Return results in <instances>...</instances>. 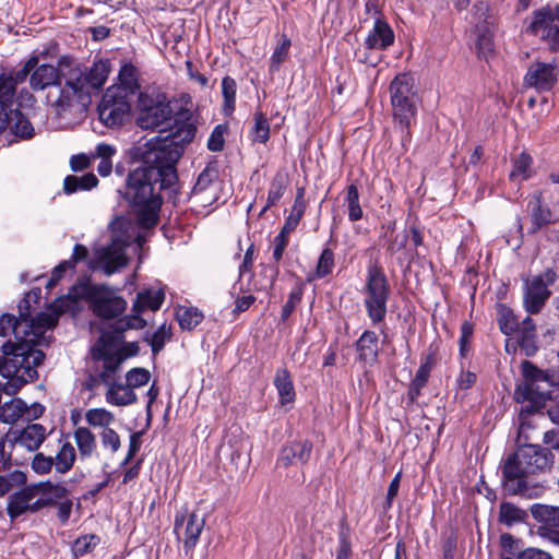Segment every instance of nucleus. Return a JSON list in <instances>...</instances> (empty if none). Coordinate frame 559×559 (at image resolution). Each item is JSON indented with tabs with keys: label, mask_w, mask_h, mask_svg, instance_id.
<instances>
[{
	"label": "nucleus",
	"mask_w": 559,
	"mask_h": 559,
	"mask_svg": "<svg viewBox=\"0 0 559 559\" xmlns=\"http://www.w3.org/2000/svg\"><path fill=\"white\" fill-rule=\"evenodd\" d=\"M134 155L142 165L129 171L124 187L118 191L135 214L138 225L152 228L159 219L162 190L171 188L178 181V153L163 150L147 152L139 145Z\"/></svg>",
	"instance_id": "nucleus-1"
},
{
	"label": "nucleus",
	"mask_w": 559,
	"mask_h": 559,
	"mask_svg": "<svg viewBox=\"0 0 559 559\" xmlns=\"http://www.w3.org/2000/svg\"><path fill=\"white\" fill-rule=\"evenodd\" d=\"M24 325L21 317L3 313L0 317V336H8L11 333L15 342H5L0 356V376L9 381L4 385V392L13 395L25 383L38 378L37 367L43 364L45 354L35 348L33 340L24 338L21 329Z\"/></svg>",
	"instance_id": "nucleus-2"
},
{
	"label": "nucleus",
	"mask_w": 559,
	"mask_h": 559,
	"mask_svg": "<svg viewBox=\"0 0 559 559\" xmlns=\"http://www.w3.org/2000/svg\"><path fill=\"white\" fill-rule=\"evenodd\" d=\"M555 455L549 448L523 444L510 454L502 466V487L507 495H526L530 481L551 473Z\"/></svg>",
	"instance_id": "nucleus-3"
},
{
	"label": "nucleus",
	"mask_w": 559,
	"mask_h": 559,
	"mask_svg": "<svg viewBox=\"0 0 559 559\" xmlns=\"http://www.w3.org/2000/svg\"><path fill=\"white\" fill-rule=\"evenodd\" d=\"M59 66L64 84L53 105L62 109L69 107L73 98L81 103L90 100L92 92L102 90L110 73L107 59L95 60L91 67H86L71 56H61Z\"/></svg>",
	"instance_id": "nucleus-4"
},
{
	"label": "nucleus",
	"mask_w": 559,
	"mask_h": 559,
	"mask_svg": "<svg viewBox=\"0 0 559 559\" xmlns=\"http://www.w3.org/2000/svg\"><path fill=\"white\" fill-rule=\"evenodd\" d=\"M523 382L514 391V399L523 404L520 411L522 430L526 426V418L533 413L545 408L550 397L549 388L559 384V376L552 370H542L532 361L521 364Z\"/></svg>",
	"instance_id": "nucleus-5"
},
{
	"label": "nucleus",
	"mask_w": 559,
	"mask_h": 559,
	"mask_svg": "<svg viewBox=\"0 0 559 559\" xmlns=\"http://www.w3.org/2000/svg\"><path fill=\"white\" fill-rule=\"evenodd\" d=\"M69 295L74 300H85L93 313L105 320L121 316L128 305L116 289L105 284H92L88 281L74 284Z\"/></svg>",
	"instance_id": "nucleus-6"
},
{
	"label": "nucleus",
	"mask_w": 559,
	"mask_h": 559,
	"mask_svg": "<svg viewBox=\"0 0 559 559\" xmlns=\"http://www.w3.org/2000/svg\"><path fill=\"white\" fill-rule=\"evenodd\" d=\"M364 294V306L371 324L376 326L383 323L388 313L391 287L378 261L371 262L367 267Z\"/></svg>",
	"instance_id": "nucleus-7"
},
{
	"label": "nucleus",
	"mask_w": 559,
	"mask_h": 559,
	"mask_svg": "<svg viewBox=\"0 0 559 559\" xmlns=\"http://www.w3.org/2000/svg\"><path fill=\"white\" fill-rule=\"evenodd\" d=\"M389 90L394 120L399 126L411 127L417 114L414 78L400 73L392 80Z\"/></svg>",
	"instance_id": "nucleus-8"
},
{
	"label": "nucleus",
	"mask_w": 559,
	"mask_h": 559,
	"mask_svg": "<svg viewBox=\"0 0 559 559\" xmlns=\"http://www.w3.org/2000/svg\"><path fill=\"white\" fill-rule=\"evenodd\" d=\"M173 109L164 93H141L139 96V115L136 124L144 130H155L169 124Z\"/></svg>",
	"instance_id": "nucleus-9"
},
{
	"label": "nucleus",
	"mask_w": 559,
	"mask_h": 559,
	"mask_svg": "<svg viewBox=\"0 0 559 559\" xmlns=\"http://www.w3.org/2000/svg\"><path fill=\"white\" fill-rule=\"evenodd\" d=\"M164 299L165 294L162 289H143L139 292L132 305V313L116 322L115 332L123 333L131 329H144L147 322L141 314L145 310L157 311L162 307Z\"/></svg>",
	"instance_id": "nucleus-10"
},
{
	"label": "nucleus",
	"mask_w": 559,
	"mask_h": 559,
	"mask_svg": "<svg viewBox=\"0 0 559 559\" xmlns=\"http://www.w3.org/2000/svg\"><path fill=\"white\" fill-rule=\"evenodd\" d=\"M197 133V127L189 120L179 121L175 119V129L171 131L166 138L159 139L155 136L148 141H146L143 145H140L147 152H174L178 153V160L183 154V146L194 139Z\"/></svg>",
	"instance_id": "nucleus-11"
},
{
	"label": "nucleus",
	"mask_w": 559,
	"mask_h": 559,
	"mask_svg": "<svg viewBox=\"0 0 559 559\" xmlns=\"http://www.w3.org/2000/svg\"><path fill=\"white\" fill-rule=\"evenodd\" d=\"M131 105L129 97L119 94V90H107L98 105L99 120L109 128L121 127L129 118Z\"/></svg>",
	"instance_id": "nucleus-12"
},
{
	"label": "nucleus",
	"mask_w": 559,
	"mask_h": 559,
	"mask_svg": "<svg viewBox=\"0 0 559 559\" xmlns=\"http://www.w3.org/2000/svg\"><path fill=\"white\" fill-rule=\"evenodd\" d=\"M532 34L540 35L552 50L559 49V3L554 8L546 5L536 10L528 28Z\"/></svg>",
	"instance_id": "nucleus-13"
},
{
	"label": "nucleus",
	"mask_w": 559,
	"mask_h": 559,
	"mask_svg": "<svg viewBox=\"0 0 559 559\" xmlns=\"http://www.w3.org/2000/svg\"><path fill=\"white\" fill-rule=\"evenodd\" d=\"M559 69L556 64L536 61L530 66L524 75V86L533 87L538 93L549 92L558 82Z\"/></svg>",
	"instance_id": "nucleus-14"
},
{
	"label": "nucleus",
	"mask_w": 559,
	"mask_h": 559,
	"mask_svg": "<svg viewBox=\"0 0 559 559\" xmlns=\"http://www.w3.org/2000/svg\"><path fill=\"white\" fill-rule=\"evenodd\" d=\"M39 297L40 289L36 288L28 292L19 304V313L25 326L22 334L26 336L29 335L33 329H51L56 324L55 319L45 312L38 313L35 318L31 317V300L36 301Z\"/></svg>",
	"instance_id": "nucleus-15"
},
{
	"label": "nucleus",
	"mask_w": 559,
	"mask_h": 559,
	"mask_svg": "<svg viewBox=\"0 0 559 559\" xmlns=\"http://www.w3.org/2000/svg\"><path fill=\"white\" fill-rule=\"evenodd\" d=\"M312 450L313 443L310 440L288 441L281 448L276 464L284 468L296 464H307L311 459Z\"/></svg>",
	"instance_id": "nucleus-16"
},
{
	"label": "nucleus",
	"mask_w": 559,
	"mask_h": 559,
	"mask_svg": "<svg viewBox=\"0 0 559 559\" xmlns=\"http://www.w3.org/2000/svg\"><path fill=\"white\" fill-rule=\"evenodd\" d=\"M92 360L94 371L98 373V379L107 386L115 383L116 373L120 369L121 358L112 352L103 347L92 349Z\"/></svg>",
	"instance_id": "nucleus-17"
},
{
	"label": "nucleus",
	"mask_w": 559,
	"mask_h": 559,
	"mask_svg": "<svg viewBox=\"0 0 559 559\" xmlns=\"http://www.w3.org/2000/svg\"><path fill=\"white\" fill-rule=\"evenodd\" d=\"M551 296L540 280L526 278L523 283V307L530 314L539 313Z\"/></svg>",
	"instance_id": "nucleus-18"
},
{
	"label": "nucleus",
	"mask_w": 559,
	"mask_h": 559,
	"mask_svg": "<svg viewBox=\"0 0 559 559\" xmlns=\"http://www.w3.org/2000/svg\"><path fill=\"white\" fill-rule=\"evenodd\" d=\"M61 67L48 63L37 64L29 78V86L33 91H44L50 86L61 87Z\"/></svg>",
	"instance_id": "nucleus-19"
},
{
	"label": "nucleus",
	"mask_w": 559,
	"mask_h": 559,
	"mask_svg": "<svg viewBox=\"0 0 559 559\" xmlns=\"http://www.w3.org/2000/svg\"><path fill=\"white\" fill-rule=\"evenodd\" d=\"M39 495L36 484L27 485L9 497L7 513L14 521L22 514L31 512V501Z\"/></svg>",
	"instance_id": "nucleus-20"
},
{
	"label": "nucleus",
	"mask_w": 559,
	"mask_h": 559,
	"mask_svg": "<svg viewBox=\"0 0 559 559\" xmlns=\"http://www.w3.org/2000/svg\"><path fill=\"white\" fill-rule=\"evenodd\" d=\"M394 43V32L392 27L383 20L378 19L373 28L369 32L365 47L367 50H385Z\"/></svg>",
	"instance_id": "nucleus-21"
},
{
	"label": "nucleus",
	"mask_w": 559,
	"mask_h": 559,
	"mask_svg": "<svg viewBox=\"0 0 559 559\" xmlns=\"http://www.w3.org/2000/svg\"><path fill=\"white\" fill-rule=\"evenodd\" d=\"M531 513L540 524L537 530L539 536L544 532H554L559 528V507L535 503L531 507Z\"/></svg>",
	"instance_id": "nucleus-22"
},
{
	"label": "nucleus",
	"mask_w": 559,
	"mask_h": 559,
	"mask_svg": "<svg viewBox=\"0 0 559 559\" xmlns=\"http://www.w3.org/2000/svg\"><path fill=\"white\" fill-rule=\"evenodd\" d=\"M289 245V236L284 233H278L273 239V253L272 258L274 265L264 266L262 273L267 280L265 288L272 289L280 274L278 263L283 259L284 252Z\"/></svg>",
	"instance_id": "nucleus-23"
},
{
	"label": "nucleus",
	"mask_w": 559,
	"mask_h": 559,
	"mask_svg": "<svg viewBox=\"0 0 559 559\" xmlns=\"http://www.w3.org/2000/svg\"><path fill=\"white\" fill-rule=\"evenodd\" d=\"M16 94V85L9 74L2 72L0 74V133L7 121V110L12 109V105Z\"/></svg>",
	"instance_id": "nucleus-24"
},
{
	"label": "nucleus",
	"mask_w": 559,
	"mask_h": 559,
	"mask_svg": "<svg viewBox=\"0 0 559 559\" xmlns=\"http://www.w3.org/2000/svg\"><path fill=\"white\" fill-rule=\"evenodd\" d=\"M378 335L374 331L366 330L355 343L358 353V359L362 362L372 364L378 359Z\"/></svg>",
	"instance_id": "nucleus-25"
},
{
	"label": "nucleus",
	"mask_w": 559,
	"mask_h": 559,
	"mask_svg": "<svg viewBox=\"0 0 559 559\" xmlns=\"http://www.w3.org/2000/svg\"><path fill=\"white\" fill-rule=\"evenodd\" d=\"M10 129L11 132L21 139H32L34 136V127L20 109L7 110V121L3 132Z\"/></svg>",
	"instance_id": "nucleus-26"
},
{
	"label": "nucleus",
	"mask_w": 559,
	"mask_h": 559,
	"mask_svg": "<svg viewBox=\"0 0 559 559\" xmlns=\"http://www.w3.org/2000/svg\"><path fill=\"white\" fill-rule=\"evenodd\" d=\"M119 84L111 86L108 90H119V94L130 97L135 94L140 88L139 85V70L132 63H124L119 71Z\"/></svg>",
	"instance_id": "nucleus-27"
},
{
	"label": "nucleus",
	"mask_w": 559,
	"mask_h": 559,
	"mask_svg": "<svg viewBox=\"0 0 559 559\" xmlns=\"http://www.w3.org/2000/svg\"><path fill=\"white\" fill-rule=\"evenodd\" d=\"M45 439L46 428L41 424H29L19 432L14 440L33 452L39 449Z\"/></svg>",
	"instance_id": "nucleus-28"
},
{
	"label": "nucleus",
	"mask_w": 559,
	"mask_h": 559,
	"mask_svg": "<svg viewBox=\"0 0 559 559\" xmlns=\"http://www.w3.org/2000/svg\"><path fill=\"white\" fill-rule=\"evenodd\" d=\"M204 525L205 519L199 516L197 512H191L188 515L183 532V548L186 552L192 551L195 548Z\"/></svg>",
	"instance_id": "nucleus-29"
},
{
	"label": "nucleus",
	"mask_w": 559,
	"mask_h": 559,
	"mask_svg": "<svg viewBox=\"0 0 559 559\" xmlns=\"http://www.w3.org/2000/svg\"><path fill=\"white\" fill-rule=\"evenodd\" d=\"M274 386L276 388L280 402L282 405L293 403L296 392L289 371L286 368L277 369L274 378Z\"/></svg>",
	"instance_id": "nucleus-30"
},
{
	"label": "nucleus",
	"mask_w": 559,
	"mask_h": 559,
	"mask_svg": "<svg viewBox=\"0 0 559 559\" xmlns=\"http://www.w3.org/2000/svg\"><path fill=\"white\" fill-rule=\"evenodd\" d=\"M73 437L80 459H90L97 448L95 435L86 427H78L73 432Z\"/></svg>",
	"instance_id": "nucleus-31"
},
{
	"label": "nucleus",
	"mask_w": 559,
	"mask_h": 559,
	"mask_svg": "<svg viewBox=\"0 0 559 559\" xmlns=\"http://www.w3.org/2000/svg\"><path fill=\"white\" fill-rule=\"evenodd\" d=\"M136 394L131 388L122 383H112L106 392V401L117 406H126L135 403Z\"/></svg>",
	"instance_id": "nucleus-32"
},
{
	"label": "nucleus",
	"mask_w": 559,
	"mask_h": 559,
	"mask_svg": "<svg viewBox=\"0 0 559 559\" xmlns=\"http://www.w3.org/2000/svg\"><path fill=\"white\" fill-rule=\"evenodd\" d=\"M98 185V178L93 173L83 176L69 175L63 180V190L67 194L78 191H88Z\"/></svg>",
	"instance_id": "nucleus-33"
},
{
	"label": "nucleus",
	"mask_w": 559,
	"mask_h": 559,
	"mask_svg": "<svg viewBox=\"0 0 559 559\" xmlns=\"http://www.w3.org/2000/svg\"><path fill=\"white\" fill-rule=\"evenodd\" d=\"M512 163L513 169L509 175V179L511 181L521 182L527 180L532 176L533 158L528 153H520L513 158Z\"/></svg>",
	"instance_id": "nucleus-34"
},
{
	"label": "nucleus",
	"mask_w": 559,
	"mask_h": 559,
	"mask_svg": "<svg viewBox=\"0 0 559 559\" xmlns=\"http://www.w3.org/2000/svg\"><path fill=\"white\" fill-rule=\"evenodd\" d=\"M75 460L76 452L74 447L69 441H66L53 457L56 472L60 474L68 473L73 467Z\"/></svg>",
	"instance_id": "nucleus-35"
},
{
	"label": "nucleus",
	"mask_w": 559,
	"mask_h": 559,
	"mask_svg": "<svg viewBox=\"0 0 559 559\" xmlns=\"http://www.w3.org/2000/svg\"><path fill=\"white\" fill-rule=\"evenodd\" d=\"M528 207L531 211V218L533 224L531 233H536L543 226H546L551 222V211L547 206L542 205L540 198L531 200L528 202Z\"/></svg>",
	"instance_id": "nucleus-36"
},
{
	"label": "nucleus",
	"mask_w": 559,
	"mask_h": 559,
	"mask_svg": "<svg viewBox=\"0 0 559 559\" xmlns=\"http://www.w3.org/2000/svg\"><path fill=\"white\" fill-rule=\"evenodd\" d=\"M286 187H287V179H286L285 175L277 173L273 177V179L270 183L266 204L262 207L259 216H262L270 207L277 204V202L284 195Z\"/></svg>",
	"instance_id": "nucleus-37"
},
{
	"label": "nucleus",
	"mask_w": 559,
	"mask_h": 559,
	"mask_svg": "<svg viewBox=\"0 0 559 559\" xmlns=\"http://www.w3.org/2000/svg\"><path fill=\"white\" fill-rule=\"evenodd\" d=\"M350 535V526L346 521V518H343L338 524L336 559H352L353 550Z\"/></svg>",
	"instance_id": "nucleus-38"
},
{
	"label": "nucleus",
	"mask_w": 559,
	"mask_h": 559,
	"mask_svg": "<svg viewBox=\"0 0 559 559\" xmlns=\"http://www.w3.org/2000/svg\"><path fill=\"white\" fill-rule=\"evenodd\" d=\"M26 412V403L21 399H13L0 407V420L4 424H14Z\"/></svg>",
	"instance_id": "nucleus-39"
},
{
	"label": "nucleus",
	"mask_w": 559,
	"mask_h": 559,
	"mask_svg": "<svg viewBox=\"0 0 559 559\" xmlns=\"http://www.w3.org/2000/svg\"><path fill=\"white\" fill-rule=\"evenodd\" d=\"M171 336L173 333L170 326H167L164 323L153 333L145 332L143 341L151 346L152 353L156 355L164 349L166 342L169 341Z\"/></svg>",
	"instance_id": "nucleus-40"
},
{
	"label": "nucleus",
	"mask_w": 559,
	"mask_h": 559,
	"mask_svg": "<svg viewBox=\"0 0 559 559\" xmlns=\"http://www.w3.org/2000/svg\"><path fill=\"white\" fill-rule=\"evenodd\" d=\"M527 518L525 510L520 509L512 502H502L499 510V522L512 526L515 523L524 522Z\"/></svg>",
	"instance_id": "nucleus-41"
},
{
	"label": "nucleus",
	"mask_w": 559,
	"mask_h": 559,
	"mask_svg": "<svg viewBox=\"0 0 559 559\" xmlns=\"http://www.w3.org/2000/svg\"><path fill=\"white\" fill-rule=\"evenodd\" d=\"M223 111L230 116L236 108L237 83L231 76H224L222 80Z\"/></svg>",
	"instance_id": "nucleus-42"
},
{
	"label": "nucleus",
	"mask_w": 559,
	"mask_h": 559,
	"mask_svg": "<svg viewBox=\"0 0 559 559\" xmlns=\"http://www.w3.org/2000/svg\"><path fill=\"white\" fill-rule=\"evenodd\" d=\"M203 318V313L194 307H180L176 312V319L182 330H193Z\"/></svg>",
	"instance_id": "nucleus-43"
},
{
	"label": "nucleus",
	"mask_w": 559,
	"mask_h": 559,
	"mask_svg": "<svg viewBox=\"0 0 559 559\" xmlns=\"http://www.w3.org/2000/svg\"><path fill=\"white\" fill-rule=\"evenodd\" d=\"M253 126L250 131V138L253 142L265 144L270 139V122L266 116L257 111L253 115Z\"/></svg>",
	"instance_id": "nucleus-44"
},
{
	"label": "nucleus",
	"mask_w": 559,
	"mask_h": 559,
	"mask_svg": "<svg viewBox=\"0 0 559 559\" xmlns=\"http://www.w3.org/2000/svg\"><path fill=\"white\" fill-rule=\"evenodd\" d=\"M345 203L348 210V219L357 222L362 218L364 211L359 203V191L355 183H350L346 189Z\"/></svg>",
	"instance_id": "nucleus-45"
},
{
	"label": "nucleus",
	"mask_w": 559,
	"mask_h": 559,
	"mask_svg": "<svg viewBox=\"0 0 559 559\" xmlns=\"http://www.w3.org/2000/svg\"><path fill=\"white\" fill-rule=\"evenodd\" d=\"M292 46V40L288 38L286 34H283L274 48V51L270 59V71L277 72L282 66V63L287 59L289 55V49Z\"/></svg>",
	"instance_id": "nucleus-46"
},
{
	"label": "nucleus",
	"mask_w": 559,
	"mask_h": 559,
	"mask_svg": "<svg viewBox=\"0 0 559 559\" xmlns=\"http://www.w3.org/2000/svg\"><path fill=\"white\" fill-rule=\"evenodd\" d=\"M498 324L500 331L508 336L515 334L519 329L518 317L510 308L502 305L499 307L498 311Z\"/></svg>",
	"instance_id": "nucleus-47"
},
{
	"label": "nucleus",
	"mask_w": 559,
	"mask_h": 559,
	"mask_svg": "<svg viewBox=\"0 0 559 559\" xmlns=\"http://www.w3.org/2000/svg\"><path fill=\"white\" fill-rule=\"evenodd\" d=\"M100 543V537L95 534H87L78 537L72 544L74 557H82L91 554Z\"/></svg>",
	"instance_id": "nucleus-48"
},
{
	"label": "nucleus",
	"mask_w": 559,
	"mask_h": 559,
	"mask_svg": "<svg viewBox=\"0 0 559 559\" xmlns=\"http://www.w3.org/2000/svg\"><path fill=\"white\" fill-rule=\"evenodd\" d=\"M85 419L90 426L106 429L115 421V416L105 408H91L86 412Z\"/></svg>",
	"instance_id": "nucleus-49"
},
{
	"label": "nucleus",
	"mask_w": 559,
	"mask_h": 559,
	"mask_svg": "<svg viewBox=\"0 0 559 559\" xmlns=\"http://www.w3.org/2000/svg\"><path fill=\"white\" fill-rule=\"evenodd\" d=\"M103 270L105 274L111 275L127 264V258L119 251H106L102 255Z\"/></svg>",
	"instance_id": "nucleus-50"
},
{
	"label": "nucleus",
	"mask_w": 559,
	"mask_h": 559,
	"mask_svg": "<svg viewBox=\"0 0 559 559\" xmlns=\"http://www.w3.org/2000/svg\"><path fill=\"white\" fill-rule=\"evenodd\" d=\"M335 260L334 252L330 248H324L319 257L316 266V276L318 278H324L330 275L334 269Z\"/></svg>",
	"instance_id": "nucleus-51"
},
{
	"label": "nucleus",
	"mask_w": 559,
	"mask_h": 559,
	"mask_svg": "<svg viewBox=\"0 0 559 559\" xmlns=\"http://www.w3.org/2000/svg\"><path fill=\"white\" fill-rule=\"evenodd\" d=\"M217 178V170L214 167H205L199 175L197 182L192 189L194 195L205 192Z\"/></svg>",
	"instance_id": "nucleus-52"
},
{
	"label": "nucleus",
	"mask_w": 559,
	"mask_h": 559,
	"mask_svg": "<svg viewBox=\"0 0 559 559\" xmlns=\"http://www.w3.org/2000/svg\"><path fill=\"white\" fill-rule=\"evenodd\" d=\"M38 63L39 57L37 55H33L25 61L20 70L11 71L8 74L13 79L14 84L17 86V84L25 82L28 76L31 78L33 70Z\"/></svg>",
	"instance_id": "nucleus-53"
},
{
	"label": "nucleus",
	"mask_w": 559,
	"mask_h": 559,
	"mask_svg": "<svg viewBox=\"0 0 559 559\" xmlns=\"http://www.w3.org/2000/svg\"><path fill=\"white\" fill-rule=\"evenodd\" d=\"M36 487L38 489V493L50 495L48 498H52L55 502L56 499H63L69 493L64 486L52 484L50 481L36 483Z\"/></svg>",
	"instance_id": "nucleus-54"
},
{
	"label": "nucleus",
	"mask_w": 559,
	"mask_h": 559,
	"mask_svg": "<svg viewBox=\"0 0 559 559\" xmlns=\"http://www.w3.org/2000/svg\"><path fill=\"white\" fill-rule=\"evenodd\" d=\"M518 337V344L521 348V350L525 354L527 357L534 356L537 350V336L536 333H515Z\"/></svg>",
	"instance_id": "nucleus-55"
},
{
	"label": "nucleus",
	"mask_w": 559,
	"mask_h": 559,
	"mask_svg": "<svg viewBox=\"0 0 559 559\" xmlns=\"http://www.w3.org/2000/svg\"><path fill=\"white\" fill-rule=\"evenodd\" d=\"M151 378V373L145 368H132L126 374L127 385L133 390V388H139L145 385Z\"/></svg>",
	"instance_id": "nucleus-56"
},
{
	"label": "nucleus",
	"mask_w": 559,
	"mask_h": 559,
	"mask_svg": "<svg viewBox=\"0 0 559 559\" xmlns=\"http://www.w3.org/2000/svg\"><path fill=\"white\" fill-rule=\"evenodd\" d=\"M227 131V127L224 124H217L212 133L210 134V138L207 140V148L211 152H221L224 148L225 144V133Z\"/></svg>",
	"instance_id": "nucleus-57"
},
{
	"label": "nucleus",
	"mask_w": 559,
	"mask_h": 559,
	"mask_svg": "<svg viewBox=\"0 0 559 559\" xmlns=\"http://www.w3.org/2000/svg\"><path fill=\"white\" fill-rule=\"evenodd\" d=\"M302 298V288L296 287L289 293L288 299L282 308L281 319L282 321L288 320V318L294 312L296 306L301 301Z\"/></svg>",
	"instance_id": "nucleus-58"
},
{
	"label": "nucleus",
	"mask_w": 559,
	"mask_h": 559,
	"mask_svg": "<svg viewBox=\"0 0 559 559\" xmlns=\"http://www.w3.org/2000/svg\"><path fill=\"white\" fill-rule=\"evenodd\" d=\"M100 440L103 447L109 448L112 453H116L121 447L119 435L111 428H106L100 432Z\"/></svg>",
	"instance_id": "nucleus-59"
},
{
	"label": "nucleus",
	"mask_w": 559,
	"mask_h": 559,
	"mask_svg": "<svg viewBox=\"0 0 559 559\" xmlns=\"http://www.w3.org/2000/svg\"><path fill=\"white\" fill-rule=\"evenodd\" d=\"M53 465V457L46 456L40 452L36 453L32 461V468L34 472L41 475L49 473Z\"/></svg>",
	"instance_id": "nucleus-60"
},
{
	"label": "nucleus",
	"mask_w": 559,
	"mask_h": 559,
	"mask_svg": "<svg viewBox=\"0 0 559 559\" xmlns=\"http://www.w3.org/2000/svg\"><path fill=\"white\" fill-rule=\"evenodd\" d=\"M474 326L471 322L464 321L461 325V336H460V353L462 356H465L468 352V345L471 338L473 336Z\"/></svg>",
	"instance_id": "nucleus-61"
},
{
	"label": "nucleus",
	"mask_w": 559,
	"mask_h": 559,
	"mask_svg": "<svg viewBox=\"0 0 559 559\" xmlns=\"http://www.w3.org/2000/svg\"><path fill=\"white\" fill-rule=\"evenodd\" d=\"M5 483L9 486V492L15 487H25L27 481V476L24 472L15 469L13 472L8 473L7 475H2Z\"/></svg>",
	"instance_id": "nucleus-62"
},
{
	"label": "nucleus",
	"mask_w": 559,
	"mask_h": 559,
	"mask_svg": "<svg viewBox=\"0 0 559 559\" xmlns=\"http://www.w3.org/2000/svg\"><path fill=\"white\" fill-rule=\"evenodd\" d=\"M500 545L502 549L509 552L512 556H519L520 550V540L516 539L513 535L509 533H504L500 536Z\"/></svg>",
	"instance_id": "nucleus-63"
},
{
	"label": "nucleus",
	"mask_w": 559,
	"mask_h": 559,
	"mask_svg": "<svg viewBox=\"0 0 559 559\" xmlns=\"http://www.w3.org/2000/svg\"><path fill=\"white\" fill-rule=\"evenodd\" d=\"M140 352L139 344L136 342H124L117 352H112L116 356L121 358V364L129 357L136 356Z\"/></svg>",
	"instance_id": "nucleus-64"
}]
</instances>
